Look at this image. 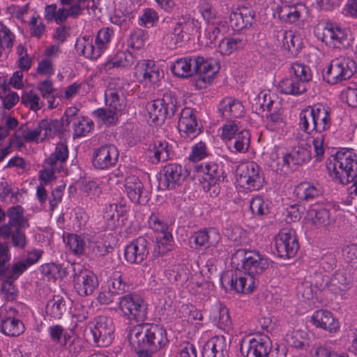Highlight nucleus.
<instances>
[{
	"label": "nucleus",
	"mask_w": 357,
	"mask_h": 357,
	"mask_svg": "<svg viewBox=\"0 0 357 357\" xmlns=\"http://www.w3.org/2000/svg\"><path fill=\"white\" fill-rule=\"evenodd\" d=\"M329 176L335 182L348 185L351 199L357 197V157L351 151H339L326 161Z\"/></svg>",
	"instance_id": "1"
},
{
	"label": "nucleus",
	"mask_w": 357,
	"mask_h": 357,
	"mask_svg": "<svg viewBox=\"0 0 357 357\" xmlns=\"http://www.w3.org/2000/svg\"><path fill=\"white\" fill-rule=\"evenodd\" d=\"M294 76L284 78L279 83V90L286 95L298 96L306 91V83L312 79V74L308 66L302 63H294L291 67Z\"/></svg>",
	"instance_id": "2"
},
{
	"label": "nucleus",
	"mask_w": 357,
	"mask_h": 357,
	"mask_svg": "<svg viewBox=\"0 0 357 357\" xmlns=\"http://www.w3.org/2000/svg\"><path fill=\"white\" fill-rule=\"evenodd\" d=\"M357 66L354 59L347 56L333 59L328 67L326 76L327 82L335 84L349 79L356 73Z\"/></svg>",
	"instance_id": "3"
},
{
	"label": "nucleus",
	"mask_w": 357,
	"mask_h": 357,
	"mask_svg": "<svg viewBox=\"0 0 357 357\" xmlns=\"http://www.w3.org/2000/svg\"><path fill=\"white\" fill-rule=\"evenodd\" d=\"M177 109V100L172 92L165 93L162 98L154 100L147 106L153 122H162L167 118H172Z\"/></svg>",
	"instance_id": "4"
},
{
	"label": "nucleus",
	"mask_w": 357,
	"mask_h": 357,
	"mask_svg": "<svg viewBox=\"0 0 357 357\" xmlns=\"http://www.w3.org/2000/svg\"><path fill=\"white\" fill-rule=\"evenodd\" d=\"M119 306L123 315L137 322L143 321L147 317V304L139 295L132 293L119 298Z\"/></svg>",
	"instance_id": "5"
},
{
	"label": "nucleus",
	"mask_w": 357,
	"mask_h": 357,
	"mask_svg": "<svg viewBox=\"0 0 357 357\" xmlns=\"http://www.w3.org/2000/svg\"><path fill=\"white\" fill-rule=\"evenodd\" d=\"M198 172L203 173L202 186L205 192H209L211 197H216L220 192L218 184L224 179V171L218 164L211 162L196 166Z\"/></svg>",
	"instance_id": "6"
},
{
	"label": "nucleus",
	"mask_w": 357,
	"mask_h": 357,
	"mask_svg": "<svg viewBox=\"0 0 357 357\" xmlns=\"http://www.w3.org/2000/svg\"><path fill=\"white\" fill-rule=\"evenodd\" d=\"M93 342L98 347H107L114 339V326L111 318L98 316L89 323Z\"/></svg>",
	"instance_id": "7"
},
{
	"label": "nucleus",
	"mask_w": 357,
	"mask_h": 357,
	"mask_svg": "<svg viewBox=\"0 0 357 357\" xmlns=\"http://www.w3.org/2000/svg\"><path fill=\"white\" fill-rule=\"evenodd\" d=\"M238 259H241L245 273L253 278L262 273L269 266L267 258L254 251L238 250L233 256L232 260Z\"/></svg>",
	"instance_id": "8"
},
{
	"label": "nucleus",
	"mask_w": 357,
	"mask_h": 357,
	"mask_svg": "<svg viewBox=\"0 0 357 357\" xmlns=\"http://www.w3.org/2000/svg\"><path fill=\"white\" fill-rule=\"evenodd\" d=\"M236 178L240 185L250 190H259L264 181L259 167L254 162L239 165L236 169Z\"/></svg>",
	"instance_id": "9"
},
{
	"label": "nucleus",
	"mask_w": 357,
	"mask_h": 357,
	"mask_svg": "<svg viewBox=\"0 0 357 357\" xmlns=\"http://www.w3.org/2000/svg\"><path fill=\"white\" fill-rule=\"evenodd\" d=\"M298 248L295 231L293 230L283 229L275 237V252L282 259L294 257Z\"/></svg>",
	"instance_id": "10"
},
{
	"label": "nucleus",
	"mask_w": 357,
	"mask_h": 357,
	"mask_svg": "<svg viewBox=\"0 0 357 357\" xmlns=\"http://www.w3.org/2000/svg\"><path fill=\"white\" fill-rule=\"evenodd\" d=\"M188 174L181 165L173 163L165 165L159 179V187L162 189H174L185 180Z\"/></svg>",
	"instance_id": "11"
},
{
	"label": "nucleus",
	"mask_w": 357,
	"mask_h": 357,
	"mask_svg": "<svg viewBox=\"0 0 357 357\" xmlns=\"http://www.w3.org/2000/svg\"><path fill=\"white\" fill-rule=\"evenodd\" d=\"M149 241L144 236L133 240L125 248L126 260L132 264H140L149 255Z\"/></svg>",
	"instance_id": "12"
},
{
	"label": "nucleus",
	"mask_w": 357,
	"mask_h": 357,
	"mask_svg": "<svg viewBox=\"0 0 357 357\" xmlns=\"http://www.w3.org/2000/svg\"><path fill=\"white\" fill-rule=\"evenodd\" d=\"M73 284L79 296H86L93 294L98 285V280L92 271L80 268L73 275Z\"/></svg>",
	"instance_id": "13"
},
{
	"label": "nucleus",
	"mask_w": 357,
	"mask_h": 357,
	"mask_svg": "<svg viewBox=\"0 0 357 357\" xmlns=\"http://www.w3.org/2000/svg\"><path fill=\"white\" fill-rule=\"evenodd\" d=\"M118 158L119 151L115 146H102L93 151V165L96 169H107L116 164Z\"/></svg>",
	"instance_id": "14"
},
{
	"label": "nucleus",
	"mask_w": 357,
	"mask_h": 357,
	"mask_svg": "<svg viewBox=\"0 0 357 357\" xmlns=\"http://www.w3.org/2000/svg\"><path fill=\"white\" fill-rule=\"evenodd\" d=\"M178 130L183 137L194 138L200 132L195 112L189 107L181 110L178 122Z\"/></svg>",
	"instance_id": "15"
},
{
	"label": "nucleus",
	"mask_w": 357,
	"mask_h": 357,
	"mask_svg": "<svg viewBox=\"0 0 357 357\" xmlns=\"http://www.w3.org/2000/svg\"><path fill=\"white\" fill-rule=\"evenodd\" d=\"M271 351L270 341L268 337L252 338L248 342L243 341L241 352L245 357H268Z\"/></svg>",
	"instance_id": "16"
},
{
	"label": "nucleus",
	"mask_w": 357,
	"mask_h": 357,
	"mask_svg": "<svg viewBox=\"0 0 357 357\" xmlns=\"http://www.w3.org/2000/svg\"><path fill=\"white\" fill-rule=\"evenodd\" d=\"M134 75L140 82L155 84L160 79L159 68L154 61L144 59L137 62Z\"/></svg>",
	"instance_id": "17"
},
{
	"label": "nucleus",
	"mask_w": 357,
	"mask_h": 357,
	"mask_svg": "<svg viewBox=\"0 0 357 357\" xmlns=\"http://www.w3.org/2000/svg\"><path fill=\"white\" fill-rule=\"evenodd\" d=\"M195 73L197 79V84L199 82L203 83L209 82L213 76L216 74L220 67L213 59H204V57H195Z\"/></svg>",
	"instance_id": "18"
},
{
	"label": "nucleus",
	"mask_w": 357,
	"mask_h": 357,
	"mask_svg": "<svg viewBox=\"0 0 357 357\" xmlns=\"http://www.w3.org/2000/svg\"><path fill=\"white\" fill-rule=\"evenodd\" d=\"M150 324H137L130 328L128 341L133 348L148 349L149 344Z\"/></svg>",
	"instance_id": "19"
},
{
	"label": "nucleus",
	"mask_w": 357,
	"mask_h": 357,
	"mask_svg": "<svg viewBox=\"0 0 357 357\" xmlns=\"http://www.w3.org/2000/svg\"><path fill=\"white\" fill-rule=\"evenodd\" d=\"M311 146L308 144H301L294 148L289 154L282 158L283 165L291 167L294 165H302L312 159Z\"/></svg>",
	"instance_id": "20"
},
{
	"label": "nucleus",
	"mask_w": 357,
	"mask_h": 357,
	"mask_svg": "<svg viewBox=\"0 0 357 357\" xmlns=\"http://www.w3.org/2000/svg\"><path fill=\"white\" fill-rule=\"evenodd\" d=\"M222 282H227L229 284L230 289L238 293L252 292L255 287L254 278L248 275H242L238 273L227 275L222 278Z\"/></svg>",
	"instance_id": "21"
},
{
	"label": "nucleus",
	"mask_w": 357,
	"mask_h": 357,
	"mask_svg": "<svg viewBox=\"0 0 357 357\" xmlns=\"http://www.w3.org/2000/svg\"><path fill=\"white\" fill-rule=\"evenodd\" d=\"M323 41L334 47H340L347 40L345 29L335 24H327L323 31Z\"/></svg>",
	"instance_id": "22"
},
{
	"label": "nucleus",
	"mask_w": 357,
	"mask_h": 357,
	"mask_svg": "<svg viewBox=\"0 0 357 357\" xmlns=\"http://www.w3.org/2000/svg\"><path fill=\"white\" fill-rule=\"evenodd\" d=\"M255 14L247 8H236L231 10L229 23L236 30H240L252 25Z\"/></svg>",
	"instance_id": "23"
},
{
	"label": "nucleus",
	"mask_w": 357,
	"mask_h": 357,
	"mask_svg": "<svg viewBox=\"0 0 357 357\" xmlns=\"http://www.w3.org/2000/svg\"><path fill=\"white\" fill-rule=\"evenodd\" d=\"M352 281L351 275L345 270L336 271L330 280L326 282L328 289L335 294H341L350 288Z\"/></svg>",
	"instance_id": "24"
},
{
	"label": "nucleus",
	"mask_w": 357,
	"mask_h": 357,
	"mask_svg": "<svg viewBox=\"0 0 357 357\" xmlns=\"http://www.w3.org/2000/svg\"><path fill=\"white\" fill-rule=\"evenodd\" d=\"M312 111L314 117L315 133L322 134L331 126V110L325 105L317 104L312 106Z\"/></svg>",
	"instance_id": "25"
},
{
	"label": "nucleus",
	"mask_w": 357,
	"mask_h": 357,
	"mask_svg": "<svg viewBox=\"0 0 357 357\" xmlns=\"http://www.w3.org/2000/svg\"><path fill=\"white\" fill-rule=\"evenodd\" d=\"M310 278V280H305L297 287L298 295L304 300L312 299L317 290L321 289L324 286V280L321 274H314Z\"/></svg>",
	"instance_id": "26"
},
{
	"label": "nucleus",
	"mask_w": 357,
	"mask_h": 357,
	"mask_svg": "<svg viewBox=\"0 0 357 357\" xmlns=\"http://www.w3.org/2000/svg\"><path fill=\"white\" fill-rule=\"evenodd\" d=\"M171 154V147L166 141H156L147 150V155L153 164L168 160Z\"/></svg>",
	"instance_id": "27"
},
{
	"label": "nucleus",
	"mask_w": 357,
	"mask_h": 357,
	"mask_svg": "<svg viewBox=\"0 0 357 357\" xmlns=\"http://www.w3.org/2000/svg\"><path fill=\"white\" fill-rule=\"evenodd\" d=\"M311 320L313 324L331 333L335 332L339 328V323L333 317V314L328 310H319L316 311Z\"/></svg>",
	"instance_id": "28"
},
{
	"label": "nucleus",
	"mask_w": 357,
	"mask_h": 357,
	"mask_svg": "<svg viewBox=\"0 0 357 357\" xmlns=\"http://www.w3.org/2000/svg\"><path fill=\"white\" fill-rule=\"evenodd\" d=\"M149 344L148 349L157 352L164 348L168 342L166 330L161 326L150 324Z\"/></svg>",
	"instance_id": "29"
},
{
	"label": "nucleus",
	"mask_w": 357,
	"mask_h": 357,
	"mask_svg": "<svg viewBox=\"0 0 357 357\" xmlns=\"http://www.w3.org/2000/svg\"><path fill=\"white\" fill-rule=\"evenodd\" d=\"M211 9L206 8L202 12L203 17L208 21V26L206 29V37L210 43L215 41L221 33H224L227 26L225 22L220 19L213 20Z\"/></svg>",
	"instance_id": "30"
},
{
	"label": "nucleus",
	"mask_w": 357,
	"mask_h": 357,
	"mask_svg": "<svg viewBox=\"0 0 357 357\" xmlns=\"http://www.w3.org/2000/svg\"><path fill=\"white\" fill-rule=\"evenodd\" d=\"M76 49L87 59H96L104 52L99 45L93 43V38L91 36H84L78 39L75 45Z\"/></svg>",
	"instance_id": "31"
},
{
	"label": "nucleus",
	"mask_w": 357,
	"mask_h": 357,
	"mask_svg": "<svg viewBox=\"0 0 357 357\" xmlns=\"http://www.w3.org/2000/svg\"><path fill=\"white\" fill-rule=\"evenodd\" d=\"M126 192L134 203L142 204L146 202V197L143 198L144 185L138 177L130 175L125 180Z\"/></svg>",
	"instance_id": "32"
},
{
	"label": "nucleus",
	"mask_w": 357,
	"mask_h": 357,
	"mask_svg": "<svg viewBox=\"0 0 357 357\" xmlns=\"http://www.w3.org/2000/svg\"><path fill=\"white\" fill-rule=\"evenodd\" d=\"M218 111L225 118H237L242 116L243 106L237 100L231 97H227L220 102Z\"/></svg>",
	"instance_id": "33"
},
{
	"label": "nucleus",
	"mask_w": 357,
	"mask_h": 357,
	"mask_svg": "<svg viewBox=\"0 0 357 357\" xmlns=\"http://www.w3.org/2000/svg\"><path fill=\"white\" fill-rule=\"evenodd\" d=\"M195 56L181 58L172 64L171 70L176 76L188 78L195 73Z\"/></svg>",
	"instance_id": "34"
},
{
	"label": "nucleus",
	"mask_w": 357,
	"mask_h": 357,
	"mask_svg": "<svg viewBox=\"0 0 357 357\" xmlns=\"http://www.w3.org/2000/svg\"><path fill=\"white\" fill-rule=\"evenodd\" d=\"M307 218L317 227H325L332 222L329 211L317 206L312 207L308 210Z\"/></svg>",
	"instance_id": "35"
},
{
	"label": "nucleus",
	"mask_w": 357,
	"mask_h": 357,
	"mask_svg": "<svg viewBox=\"0 0 357 357\" xmlns=\"http://www.w3.org/2000/svg\"><path fill=\"white\" fill-rule=\"evenodd\" d=\"M183 23L178 21L172 31L167 33L163 37L164 44L170 50H175L181 46L185 40V33L183 30Z\"/></svg>",
	"instance_id": "36"
},
{
	"label": "nucleus",
	"mask_w": 357,
	"mask_h": 357,
	"mask_svg": "<svg viewBox=\"0 0 357 357\" xmlns=\"http://www.w3.org/2000/svg\"><path fill=\"white\" fill-rule=\"evenodd\" d=\"M135 61V56L129 51L118 52L112 59L105 62V69L109 70L114 68H128L134 63Z\"/></svg>",
	"instance_id": "37"
},
{
	"label": "nucleus",
	"mask_w": 357,
	"mask_h": 357,
	"mask_svg": "<svg viewBox=\"0 0 357 357\" xmlns=\"http://www.w3.org/2000/svg\"><path fill=\"white\" fill-rule=\"evenodd\" d=\"M24 329V324L18 319L11 317L1 319V331L7 336H19Z\"/></svg>",
	"instance_id": "38"
},
{
	"label": "nucleus",
	"mask_w": 357,
	"mask_h": 357,
	"mask_svg": "<svg viewBox=\"0 0 357 357\" xmlns=\"http://www.w3.org/2000/svg\"><path fill=\"white\" fill-rule=\"evenodd\" d=\"M42 135L39 126L34 130H26L22 126L14 135V138L11 139L10 144H15L17 146L21 147L24 142L36 141Z\"/></svg>",
	"instance_id": "39"
},
{
	"label": "nucleus",
	"mask_w": 357,
	"mask_h": 357,
	"mask_svg": "<svg viewBox=\"0 0 357 357\" xmlns=\"http://www.w3.org/2000/svg\"><path fill=\"white\" fill-rule=\"evenodd\" d=\"M66 311V301L59 296H54L47 303L46 313L54 319H60Z\"/></svg>",
	"instance_id": "40"
},
{
	"label": "nucleus",
	"mask_w": 357,
	"mask_h": 357,
	"mask_svg": "<svg viewBox=\"0 0 357 357\" xmlns=\"http://www.w3.org/2000/svg\"><path fill=\"white\" fill-rule=\"evenodd\" d=\"M68 157V146L64 143L57 144L54 151L45 160V163L61 169Z\"/></svg>",
	"instance_id": "41"
},
{
	"label": "nucleus",
	"mask_w": 357,
	"mask_h": 357,
	"mask_svg": "<svg viewBox=\"0 0 357 357\" xmlns=\"http://www.w3.org/2000/svg\"><path fill=\"white\" fill-rule=\"evenodd\" d=\"M6 215L9 218L8 222L13 227L26 228L29 227L28 220L24 217V210L20 206L10 207Z\"/></svg>",
	"instance_id": "42"
},
{
	"label": "nucleus",
	"mask_w": 357,
	"mask_h": 357,
	"mask_svg": "<svg viewBox=\"0 0 357 357\" xmlns=\"http://www.w3.org/2000/svg\"><path fill=\"white\" fill-rule=\"evenodd\" d=\"M105 101L109 107L117 112H121L126 107V98L123 93L117 90L111 89L107 90Z\"/></svg>",
	"instance_id": "43"
},
{
	"label": "nucleus",
	"mask_w": 357,
	"mask_h": 357,
	"mask_svg": "<svg viewBox=\"0 0 357 357\" xmlns=\"http://www.w3.org/2000/svg\"><path fill=\"white\" fill-rule=\"evenodd\" d=\"M15 38L14 33L8 27L0 24V59L10 52Z\"/></svg>",
	"instance_id": "44"
},
{
	"label": "nucleus",
	"mask_w": 357,
	"mask_h": 357,
	"mask_svg": "<svg viewBox=\"0 0 357 357\" xmlns=\"http://www.w3.org/2000/svg\"><path fill=\"white\" fill-rule=\"evenodd\" d=\"M250 145V134L247 130H241L232 140L231 150L233 153H246Z\"/></svg>",
	"instance_id": "45"
},
{
	"label": "nucleus",
	"mask_w": 357,
	"mask_h": 357,
	"mask_svg": "<svg viewBox=\"0 0 357 357\" xmlns=\"http://www.w3.org/2000/svg\"><path fill=\"white\" fill-rule=\"evenodd\" d=\"M43 138L53 137L62 131L64 123L57 119H43L39 124Z\"/></svg>",
	"instance_id": "46"
},
{
	"label": "nucleus",
	"mask_w": 357,
	"mask_h": 357,
	"mask_svg": "<svg viewBox=\"0 0 357 357\" xmlns=\"http://www.w3.org/2000/svg\"><path fill=\"white\" fill-rule=\"evenodd\" d=\"M245 41L241 38H225L218 45V50L222 55H230L234 51L242 48Z\"/></svg>",
	"instance_id": "47"
},
{
	"label": "nucleus",
	"mask_w": 357,
	"mask_h": 357,
	"mask_svg": "<svg viewBox=\"0 0 357 357\" xmlns=\"http://www.w3.org/2000/svg\"><path fill=\"white\" fill-rule=\"evenodd\" d=\"M275 14L281 21L289 23L296 22L301 16L300 11L297 10L296 6L289 4L278 6Z\"/></svg>",
	"instance_id": "48"
},
{
	"label": "nucleus",
	"mask_w": 357,
	"mask_h": 357,
	"mask_svg": "<svg viewBox=\"0 0 357 357\" xmlns=\"http://www.w3.org/2000/svg\"><path fill=\"white\" fill-rule=\"evenodd\" d=\"M191 239L197 248L204 246L206 243L214 245L219 240V235L213 230L209 232L205 230L198 231L192 236Z\"/></svg>",
	"instance_id": "49"
},
{
	"label": "nucleus",
	"mask_w": 357,
	"mask_h": 357,
	"mask_svg": "<svg viewBox=\"0 0 357 357\" xmlns=\"http://www.w3.org/2000/svg\"><path fill=\"white\" fill-rule=\"evenodd\" d=\"M299 119V127L301 130L309 135L315 132V128H314L315 123L312 106L303 109L300 113Z\"/></svg>",
	"instance_id": "50"
},
{
	"label": "nucleus",
	"mask_w": 357,
	"mask_h": 357,
	"mask_svg": "<svg viewBox=\"0 0 357 357\" xmlns=\"http://www.w3.org/2000/svg\"><path fill=\"white\" fill-rule=\"evenodd\" d=\"M222 337H216L207 342L203 347V357H222Z\"/></svg>",
	"instance_id": "51"
},
{
	"label": "nucleus",
	"mask_w": 357,
	"mask_h": 357,
	"mask_svg": "<svg viewBox=\"0 0 357 357\" xmlns=\"http://www.w3.org/2000/svg\"><path fill=\"white\" fill-rule=\"evenodd\" d=\"M168 280L176 284L182 285L188 280L187 269L181 265H174L166 272Z\"/></svg>",
	"instance_id": "52"
},
{
	"label": "nucleus",
	"mask_w": 357,
	"mask_h": 357,
	"mask_svg": "<svg viewBox=\"0 0 357 357\" xmlns=\"http://www.w3.org/2000/svg\"><path fill=\"white\" fill-rule=\"evenodd\" d=\"M322 190L319 185L302 183L298 187V194L301 198L309 201L321 195Z\"/></svg>",
	"instance_id": "53"
},
{
	"label": "nucleus",
	"mask_w": 357,
	"mask_h": 357,
	"mask_svg": "<svg viewBox=\"0 0 357 357\" xmlns=\"http://www.w3.org/2000/svg\"><path fill=\"white\" fill-rule=\"evenodd\" d=\"M213 321L221 329L229 330L231 326V320L228 309L223 306L220 307L213 312Z\"/></svg>",
	"instance_id": "54"
},
{
	"label": "nucleus",
	"mask_w": 357,
	"mask_h": 357,
	"mask_svg": "<svg viewBox=\"0 0 357 357\" xmlns=\"http://www.w3.org/2000/svg\"><path fill=\"white\" fill-rule=\"evenodd\" d=\"M22 103L30 109L37 112L42 108L43 102L33 90L25 91L22 95Z\"/></svg>",
	"instance_id": "55"
},
{
	"label": "nucleus",
	"mask_w": 357,
	"mask_h": 357,
	"mask_svg": "<svg viewBox=\"0 0 357 357\" xmlns=\"http://www.w3.org/2000/svg\"><path fill=\"white\" fill-rule=\"evenodd\" d=\"M221 138L227 144L229 149H231L232 140L241 130L238 124L233 121H228L221 128Z\"/></svg>",
	"instance_id": "56"
},
{
	"label": "nucleus",
	"mask_w": 357,
	"mask_h": 357,
	"mask_svg": "<svg viewBox=\"0 0 357 357\" xmlns=\"http://www.w3.org/2000/svg\"><path fill=\"white\" fill-rule=\"evenodd\" d=\"M107 286L109 288H112V290L117 295L125 293L128 288L127 283L125 282L122 273L119 271H115L112 273Z\"/></svg>",
	"instance_id": "57"
},
{
	"label": "nucleus",
	"mask_w": 357,
	"mask_h": 357,
	"mask_svg": "<svg viewBox=\"0 0 357 357\" xmlns=\"http://www.w3.org/2000/svg\"><path fill=\"white\" fill-rule=\"evenodd\" d=\"M93 128V123L84 117H79L73 123L74 136L80 137L86 136Z\"/></svg>",
	"instance_id": "58"
},
{
	"label": "nucleus",
	"mask_w": 357,
	"mask_h": 357,
	"mask_svg": "<svg viewBox=\"0 0 357 357\" xmlns=\"http://www.w3.org/2000/svg\"><path fill=\"white\" fill-rule=\"evenodd\" d=\"M65 241L74 255H84L86 243L82 237L77 234H70L68 235Z\"/></svg>",
	"instance_id": "59"
},
{
	"label": "nucleus",
	"mask_w": 357,
	"mask_h": 357,
	"mask_svg": "<svg viewBox=\"0 0 357 357\" xmlns=\"http://www.w3.org/2000/svg\"><path fill=\"white\" fill-rule=\"evenodd\" d=\"M285 125V122L279 111L273 110L266 115V128L271 131H278Z\"/></svg>",
	"instance_id": "60"
},
{
	"label": "nucleus",
	"mask_w": 357,
	"mask_h": 357,
	"mask_svg": "<svg viewBox=\"0 0 357 357\" xmlns=\"http://www.w3.org/2000/svg\"><path fill=\"white\" fill-rule=\"evenodd\" d=\"M93 116L105 124L111 125L117 120V112L110 107L109 109L99 108L93 112Z\"/></svg>",
	"instance_id": "61"
},
{
	"label": "nucleus",
	"mask_w": 357,
	"mask_h": 357,
	"mask_svg": "<svg viewBox=\"0 0 357 357\" xmlns=\"http://www.w3.org/2000/svg\"><path fill=\"white\" fill-rule=\"evenodd\" d=\"M80 15H82V13L77 11V8L76 6L66 8L63 6V7L56 10L54 21L57 24H61L64 23L69 17L77 18Z\"/></svg>",
	"instance_id": "62"
},
{
	"label": "nucleus",
	"mask_w": 357,
	"mask_h": 357,
	"mask_svg": "<svg viewBox=\"0 0 357 357\" xmlns=\"http://www.w3.org/2000/svg\"><path fill=\"white\" fill-rule=\"evenodd\" d=\"M325 135L319 134L317 137H313L312 145L314 147V156L315 162H321L324 159L325 149Z\"/></svg>",
	"instance_id": "63"
},
{
	"label": "nucleus",
	"mask_w": 357,
	"mask_h": 357,
	"mask_svg": "<svg viewBox=\"0 0 357 357\" xmlns=\"http://www.w3.org/2000/svg\"><path fill=\"white\" fill-rule=\"evenodd\" d=\"M29 267L22 261L14 263L10 269L4 268L2 271V277H9L11 280H16Z\"/></svg>",
	"instance_id": "64"
}]
</instances>
